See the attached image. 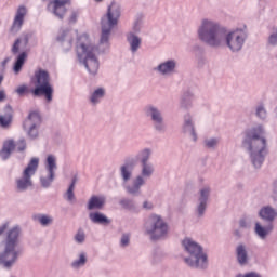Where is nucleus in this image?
I'll return each instance as SVG.
<instances>
[{
	"label": "nucleus",
	"mask_w": 277,
	"mask_h": 277,
	"mask_svg": "<svg viewBox=\"0 0 277 277\" xmlns=\"http://www.w3.org/2000/svg\"><path fill=\"white\" fill-rule=\"evenodd\" d=\"M5 110L6 114L4 116H0V126L4 129L8 128L9 124H12V106L6 105Z\"/></svg>",
	"instance_id": "nucleus-32"
},
{
	"label": "nucleus",
	"mask_w": 277,
	"mask_h": 277,
	"mask_svg": "<svg viewBox=\"0 0 277 277\" xmlns=\"http://www.w3.org/2000/svg\"><path fill=\"white\" fill-rule=\"evenodd\" d=\"M144 114L149 118L154 124V129L159 133L166 131V121L163 119V113L155 104H148L144 108Z\"/></svg>",
	"instance_id": "nucleus-11"
},
{
	"label": "nucleus",
	"mask_w": 277,
	"mask_h": 277,
	"mask_svg": "<svg viewBox=\"0 0 277 277\" xmlns=\"http://www.w3.org/2000/svg\"><path fill=\"white\" fill-rule=\"evenodd\" d=\"M74 241H76V243H84L85 242V232H83V229H79L76 235L74 236Z\"/></svg>",
	"instance_id": "nucleus-39"
},
{
	"label": "nucleus",
	"mask_w": 277,
	"mask_h": 277,
	"mask_svg": "<svg viewBox=\"0 0 277 277\" xmlns=\"http://www.w3.org/2000/svg\"><path fill=\"white\" fill-rule=\"evenodd\" d=\"M272 230H274V225L272 224L265 226L259 221L254 224V234L261 239V241H265L267 237H269Z\"/></svg>",
	"instance_id": "nucleus-21"
},
{
	"label": "nucleus",
	"mask_w": 277,
	"mask_h": 277,
	"mask_svg": "<svg viewBox=\"0 0 277 277\" xmlns=\"http://www.w3.org/2000/svg\"><path fill=\"white\" fill-rule=\"evenodd\" d=\"M15 148L16 144L14 143V141H5L3 143L2 149L0 150V158L2 159V161L10 159V155H12Z\"/></svg>",
	"instance_id": "nucleus-28"
},
{
	"label": "nucleus",
	"mask_w": 277,
	"mask_h": 277,
	"mask_svg": "<svg viewBox=\"0 0 277 277\" xmlns=\"http://www.w3.org/2000/svg\"><path fill=\"white\" fill-rule=\"evenodd\" d=\"M197 38L210 49L226 47L232 53H239L248 40V27L242 26L226 31L220 22L205 17L197 27Z\"/></svg>",
	"instance_id": "nucleus-2"
},
{
	"label": "nucleus",
	"mask_w": 277,
	"mask_h": 277,
	"mask_svg": "<svg viewBox=\"0 0 277 277\" xmlns=\"http://www.w3.org/2000/svg\"><path fill=\"white\" fill-rule=\"evenodd\" d=\"M105 196H96L93 195L90 197V199L87 202V209L88 211H94L95 209L97 211H101V209H103V207H105Z\"/></svg>",
	"instance_id": "nucleus-23"
},
{
	"label": "nucleus",
	"mask_w": 277,
	"mask_h": 277,
	"mask_svg": "<svg viewBox=\"0 0 277 277\" xmlns=\"http://www.w3.org/2000/svg\"><path fill=\"white\" fill-rule=\"evenodd\" d=\"M85 263H88V253L81 251L78 254V258L71 262L70 267L74 269H81V267H85Z\"/></svg>",
	"instance_id": "nucleus-29"
},
{
	"label": "nucleus",
	"mask_w": 277,
	"mask_h": 277,
	"mask_svg": "<svg viewBox=\"0 0 277 277\" xmlns=\"http://www.w3.org/2000/svg\"><path fill=\"white\" fill-rule=\"evenodd\" d=\"M144 230L151 241H161L168 238L170 225L161 215L151 214L144 224Z\"/></svg>",
	"instance_id": "nucleus-7"
},
{
	"label": "nucleus",
	"mask_w": 277,
	"mask_h": 277,
	"mask_svg": "<svg viewBox=\"0 0 277 277\" xmlns=\"http://www.w3.org/2000/svg\"><path fill=\"white\" fill-rule=\"evenodd\" d=\"M121 14L122 6L120 3L113 1L108 5L106 14L101 19V36L97 48L88 34H83L78 38L76 45L77 57L80 64H83L91 75L98 72V58L96 55L109 53V49L111 48L109 38H111V31L118 27V21H120Z\"/></svg>",
	"instance_id": "nucleus-1"
},
{
	"label": "nucleus",
	"mask_w": 277,
	"mask_h": 277,
	"mask_svg": "<svg viewBox=\"0 0 277 277\" xmlns=\"http://www.w3.org/2000/svg\"><path fill=\"white\" fill-rule=\"evenodd\" d=\"M265 133L263 126L253 127L245 132L242 147L249 154L252 166L261 168L265 161V148L267 142L261 135Z\"/></svg>",
	"instance_id": "nucleus-5"
},
{
	"label": "nucleus",
	"mask_w": 277,
	"mask_h": 277,
	"mask_svg": "<svg viewBox=\"0 0 277 277\" xmlns=\"http://www.w3.org/2000/svg\"><path fill=\"white\" fill-rule=\"evenodd\" d=\"M236 277H262L259 273L255 272H249L246 274H239Z\"/></svg>",
	"instance_id": "nucleus-44"
},
{
	"label": "nucleus",
	"mask_w": 277,
	"mask_h": 277,
	"mask_svg": "<svg viewBox=\"0 0 277 277\" xmlns=\"http://www.w3.org/2000/svg\"><path fill=\"white\" fill-rule=\"evenodd\" d=\"M77 176H74L72 180H71V184L69 185V187H72V189H75V185H77Z\"/></svg>",
	"instance_id": "nucleus-49"
},
{
	"label": "nucleus",
	"mask_w": 277,
	"mask_h": 277,
	"mask_svg": "<svg viewBox=\"0 0 277 277\" xmlns=\"http://www.w3.org/2000/svg\"><path fill=\"white\" fill-rule=\"evenodd\" d=\"M127 40L131 52L137 53V51H140V47H142V37L135 35V32H128Z\"/></svg>",
	"instance_id": "nucleus-26"
},
{
	"label": "nucleus",
	"mask_w": 277,
	"mask_h": 277,
	"mask_svg": "<svg viewBox=\"0 0 277 277\" xmlns=\"http://www.w3.org/2000/svg\"><path fill=\"white\" fill-rule=\"evenodd\" d=\"M40 166L39 158H31L27 167L23 170L22 175L15 179V190L17 194H25L29 189H34V176L38 172Z\"/></svg>",
	"instance_id": "nucleus-8"
},
{
	"label": "nucleus",
	"mask_w": 277,
	"mask_h": 277,
	"mask_svg": "<svg viewBox=\"0 0 277 277\" xmlns=\"http://www.w3.org/2000/svg\"><path fill=\"white\" fill-rule=\"evenodd\" d=\"M255 116L261 120H265V118H267V110L265 109V106L263 104L256 106Z\"/></svg>",
	"instance_id": "nucleus-37"
},
{
	"label": "nucleus",
	"mask_w": 277,
	"mask_h": 277,
	"mask_svg": "<svg viewBox=\"0 0 277 277\" xmlns=\"http://www.w3.org/2000/svg\"><path fill=\"white\" fill-rule=\"evenodd\" d=\"M177 62L174 58L162 61L158 66L154 68L160 77H172L176 72Z\"/></svg>",
	"instance_id": "nucleus-16"
},
{
	"label": "nucleus",
	"mask_w": 277,
	"mask_h": 277,
	"mask_svg": "<svg viewBox=\"0 0 277 277\" xmlns=\"http://www.w3.org/2000/svg\"><path fill=\"white\" fill-rule=\"evenodd\" d=\"M258 215L264 222L272 224L277 217V211L272 206H264L259 210Z\"/></svg>",
	"instance_id": "nucleus-20"
},
{
	"label": "nucleus",
	"mask_w": 277,
	"mask_h": 277,
	"mask_svg": "<svg viewBox=\"0 0 277 277\" xmlns=\"http://www.w3.org/2000/svg\"><path fill=\"white\" fill-rule=\"evenodd\" d=\"M154 207H155V206H154L153 202H150V201H144V202H143V209H145L146 211L153 210Z\"/></svg>",
	"instance_id": "nucleus-47"
},
{
	"label": "nucleus",
	"mask_w": 277,
	"mask_h": 277,
	"mask_svg": "<svg viewBox=\"0 0 277 277\" xmlns=\"http://www.w3.org/2000/svg\"><path fill=\"white\" fill-rule=\"evenodd\" d=\"M219 144H220V138L217 137L206 138L203 142L205 148H208L209 150H215Z\"/></svg>",
	"instance_id": "nucleus-35"
},
{
	"label": "nucleus",
	"mask_w": 277,
	"mask_h": 277,
	"mask_svg": "<svg viewBox=\"0 0 277 277\" xmlns=\"http://www.w3.org/2000/svg\"><path fill=\"white\" fill-rule=\"evenodd\" d=\"M79 18V12L74 11L71 12V14L69 15V23L75 24L77 23V19Z\"/></svg>",
	"instance_id": "nucleus-43"
},
{
	"label": "nucleus",
	"mask_w": 277,
	"mask_h": 277,
	"mask_svg": "<svg viewBox=\"0 0 277 277\" xmlns=\"http://www.w3.org/2000/svg\"><path fill=\"white\" fill-rule=\"evenodd\" d=\"M65 200L67 202H70V205L75 203V200H77V197H75V188L72 186H69L66 193L64 194Z\"/></svg>",
	"instance_id": "nucleus-36"
},
{
	"label": "nucleus",
	"mask_w": 277,
	"mask_h": 277,
	"mask_svg": "<svg viewBox=\"0 0 277 277\" xmlns=\"http://www.w3.org/2000/svg\"><path fill=\"white\" fill-rule=\"evenodd\" d=\"M3 233H5L4 238L0 242V267L12 269V266L18 263L23 254L21 248L22 229L18 225L10 228V223H4L0 226V235Z\"/></svg>",
	"instance_id": "nucleus-3"
},
{
	"label": "nucleus",
	"mask_w": 277,
	"mask_h": 277,
	"mask_svg": "<svg viewBox=\"0 0 277 277\" xmlns=\"http://www.w3.org/2000/svg\"><path fill=\"white\" fill-rule=\"evenodd\" d=\"M96 1V3H101L103 0H95Z\"/></svg>",
	"instance_id": "nucleus-51"
},
{
	"label": "nucleus",
	"mask_w": 277,
	"mask_h": 277,
	"mask_svg": "<svg viewBox=\"0 0 277 277\" xmlns=\"http://www.w3.org/2000/svg\"><path fill=\"white\" fill-rule=\"evenodd\" d=\"M89 220L92 224H100L101 226H109L111 224V220L101 211L90 212Z\"/></svg>",
	"instance_id": "nucleus-22"
},
{
	"label": "nucleus",
	"mask_w": 277,
	"mask_h": 277,
	"mask_svg": "<svg viewBox=\"0 0 277 277\" xmlns=\"http://www.w3.org/2000/svg\"><path fill=\"white\" fill-rule=\"evenodd\" d=\"M131 241V238L129 236V234H123L120 240V245L122 246V248H127V246H129Z\"/></svg>",
	"instance_id": "nucleus-42"
},
{
	"label": "nucleus",
	"mask_w": 277,
	"mask_h": 277,
	"mask_svg": "<svg viewBox=\"0 0 277 277\" xmlns=\"http://www.w3.org/2000/svg\"><path fill=\"white\" fill-rule=\"evenodd\" d=\"M268 47H277V27H274L267 39Z\"/></svg>",
	"instance_id": "nucleus-38"
},
{
	"label": "nucleus",
	"mask_w": 277,
	"mask_h": 277,
	"mask_svg": "<svg viewBox=\"0 0 277 277\" xmlns=\"http://www.w3.org/2000/svg\"><path fill=\"white\" fill-rule=\"evenodd\" d=\"M239 226L240 228H250V222H248L246 219H241L239 221Z\"/></svg>",
	"instance_id": "nucleus-46"
},
{
	"label": "nucleus",
	"mask_w": 277,
	"mask_h": 277,
	"mask_svg": "<svg viewBox=\"0 0 277 277\" xmlns=\"http://www.w3.org/2000/svg\"><path fill=\"white\" fill-rule=\"evenodd\" d=\"M209 198H211V186H202L198 192L196 203V215L202 217L207 211V205H209Z\"/></svg>",
	"instance_id": "nucleus-13"
},
{
	"label": "nucleus",
	"mask_w": 277,
	"mask_h": 277,
	"mask_svg": "<svg viewBox=\"0 0 277 277\" xmlns=\"http://www.w3.org/2000/svg\"><path fill=\"white\" fill-rule=\"evenodd\" d=\"M25 62H27V52H22L17 55L15 64L13 66L14 75H18V72L23 70V66H25Z\"/></svg>",
	"instance_id": "nucleus-30"
},
{
	"label": "nucleus",
	"mask_w": 277,
	"mask_h": 277,
	"mask_svg": "<svg viewBox=\"0 0 277 277\" xmlns=\"http://www.w3.org/2000/svg\"><path fill=\"white\" fill-rule=\"evenodd\" d=\"M41 122L40 114L36 111L30 113L28 118L24 121V130L30 140L38 137V129H40Z\"/></svg>",
	"instance_id": "nucleus-12"
},
{
	"label": "nucleus",
	"mask_w": 277,
	"mask_h": 277,
	"mask_svg": "<svg viewBox=\"0 0 277 277\" xmlns=\"http://www.w3.org/2000/svg\"><path fill=\"white\" fill-rule=\"evenodd\" d=\"M77 38L76 30L62 29L55 37V41L60 44L63 51L68 52L72 49V42Z\"/></svg>",
	"instance_id": "nucleus-14"
},
{
	"label": "nucleus",
	"mask_w": 277,
	"mask_h": 277,
	"mask_svg": "<svg viewBox=\"0 0 277 277\" xmlns=\"http://www.w3.org/2000/svg\"><path fill=\"white\" fill-rule=\"evenodd\" d=\"M194 107V93L187 91L180 98V109L189 111Z\"/></svg>",
	"instance_id": "nucleus-27"
},
{
	"label": "nucleus",
	"mask_w": 277,
	"mask_h": 277,
	"mask_svg": "<svg viewBox=\"0 0 277 277\" xmlns=\"http://www.w3.org/2000/svg\"><path fill=\"white\" fill-rule=\"evenodd\" d=\"M15 146L18 153H23L27 149V142L25 141V138H21L19 141H17Z\"/></svg>",
	"instance_id": "nucleus-41"
},
{
	"label": "nucleus",
	"mask_w": 277,
	"mask_h": 277,
	"mask_svg": "<svg viewBox=\"0 0 277 277\" xmlns=\"http://www.w3.org/2000/svg\"><path fill=\"white\" fill-rule=\"evenodd\" d=\"M134 159V161L137 163H140V166L142 164H146V163H151L150 162V159H153V148L150 147H144L143 149H141L135 158H132Z\"/></svg>",
	"instance_id": "nucleus-24"
},
{
	"label": "nucleus",
	"mask_w": 277,
	"mask_h": 277,
	"mask_svg": "<svg viewBox=\"0 0 277 277\" xmlns=\"http://www.w3.org/2000/svg\"><path fill=\"white\" fill-rule=\"evenodd\" d=\"M34 220L41 226H51V224H53V216L50 214H36Z\"/></svg>",
	"instance_id": "nucleus-33"
},
{
	"label": "nucleus",
	"mask_w": 277,
	"mask_h": 277,
	"mask_svg": "<svg viewBox=\"0 0 277 277\" xmlns=\"http://www.w3.org/2000/svg\"><path fill=\"white\" fill-rule=\"evenodd\" d=\"M184 250V263L193 269H207L209 256L205 253L202 246L192 238L182 240Z\"/></svg>",
	"instance_id": "nucleus-6"
},
{
	"label": "nucleus",
	"mask_w": 277,
	"mask_h": 277,
	"mask_svg": "<svg viewBox=\"0 0 277 277\" xmlns=\"http://www.w3.org/2000/svg\"><path fill=\"white\" fill-rule=\"evenodd\" d=\"M48 1H49L47 5L48 12H50V14H53V16L62 21L66 16V12H68V9H66V5H68V2L70 0H48Z\"/></svg>",
	"instance_id": "nucleus-15"
},
{
	"label": "nucleus",
	"mask_w": 277,
	"mask_h": 277,
	"mask_svg": "<svg viewBox=\"0 0 277 277\" xmlns=\"http://www.w3.org/2000/svg\"><path fill=\"white\" fill-rule=\"evenodd\" d=\"M135 159L126 161L120 167V176L123 181V188L129 196H142V187L146 185V181L155 176V164L153 162L140 164V174L133 179V168H135ZM132 180L131 183L130 180Z\"/></svg>",
	"instance_id": "nucleus-4"
},
{
	"label": "nucleus",
	"mask_w": 277,
	"mask_h": 277,
	"mask_svg": "<svg viewBox=\"0 0 277 277\" xmlns=\"http://www.w3.org/2000/svg\"><path fill=\"white\" fill-rule=\"evenodd\" d=\"M182 133L189 135L193 142H198V133H196V123L194 122V116L190 113H186L183 117Z\"/></svg>",
	"instance_id": "nucleus-17"
},
{
	"label": "nucleus",
	"mask_w": 277,
	"mask_h": 277,
	"mask_svg": "<svg viewBox=\"0 0 277 277\" xmlns=\"http://www.w3.org/2000/svg\"><path fill=\"white\" fill-rule=\"evenodd\" d=\"M11 57H6L2 61V68H5V66L9 64V62L11 61Z\"/></svg>",
	"instance_id": "nucleus-50"
},
{
	"label": "nucleus",
	"mask_w": 277,
	"mask_h": 277,
	"mask_svg": "<svg viewBox=\"0 0 277 277\" xmlns=\"http://www.w3.org/2000/svg\"><path fill=\"white\" fill-rule=\"evenodd\" d=\"M36 88L31 91L34 96H45L48 103L53 101V85H51V78L49 72L40 69L35 74Z\"/></svg>",
	"instance_id": "nucleus-9"
},
{
	"label": "nucleus",
	"mask_w": 277,
	"mask_h": 277,
	"mask_svg": "<svg viewBox=\"0 0 277 277\" xmlns=\"http://www.w3.org/2000/svg\"><path fill=\"white\" fill-rule=\"evenodd\" d=\"M28 88L27 85H19L15 92L16 94H18L19 96H23V94H25V92H27Z\"/></svg>",
	"instance_id": "nucleus-45"
},
{
	"label": "nucleus",
	"mask_w": 277,
	"mask_h": 277,
	"mask_svg": "<svg viewBox=\"0 0 277 277\" xmlns=\"http://www.w3.org/2000/svg\"><path fill=\"white\" fill-rule=\"evenodd\" d=\"M246 243H239L236 247V261L241 267H246L250 263V253H248Z\"/></svg>",
	"instance_id": "nucleus-19"
},
{
	"label": "nucleus",
	"mask_w": 277,
	"mask_h": 277,
	"mask_svg": "<svg viewBox=\"0 0 277 277\" xmlns=\"http://www.w3.org/2000/svg\"><path fill=\"white\" fill-rule=\"evenodd\" d=\"M142 19L141 18H137L134 23H133V26H132V34H140L142 31Z\"/></svg>",
	"instance_id": "nucleus-40"
},
{
	"label": "nucleus",
	"mask_w": 277,
	"mask_h": 277,
	"mask_svg": "<svg viewBox=\"0 0 277 277\" xmlns=\"http://www.w3.org/2000/svg\"><path fill=\"white\" fill-rule=\"evenodd\" d=\"M29 44V34H23L17 38L12 47V54L16 55L19 51H25Z\"/></svg>",
	"instance_id": "nucleus-25"
},
{
	"label": "nucleus",
	"mask_w": 277,
	"mask_h": 277,
	"mask_svg": "<svg viewBox=\"0 0 277 277\" xmlns=\"http://www.w3.org/2000/svg\"><path fill=\"white\" fill-rule=\"evenodd\" d=\"M273 197H274V198H277V194H275Z\"/></svg>",
	"instance_id": "nucleus-52"
},
{
	"label": "nucleus",
	"mask_w": 277,
	"mask_h": 277,
	"mask_svg": "<svg viewBox=\"0 0 277 277\" xmlns=\"http://www.w3.org/2000/svg\"><path fill=\"white\" fill-rule=\"evenodd\" d=\"M104 97H105V89L97 88L91 93L90 103H92V105H98V103H101V100H103Z\"/></svg>",
	"instance_id": "nucleus-31"
},
{
	"label": "nucleus",
	"mask_w": 277,
	"mask_h": 277,
	"mask_svg": "<svg viewBox=\"0 0 277 277\" xmlns=\"http://www.w3.org/2000/svg\"><path fill=\"white\" fill-rule=\"evenodd\" d=\"M119 205L122 207V209H127V211H135V209H137L135 200L129 198L121 199Z\"/></svg>",
	"instance_id": "nucleus-34"
},
{
	"label": "nucleus",
	"mask_w": 277,
	"mask_h": 277,
	"mask_svg": "<svg viewBox=\"0 0 277 277\" xmlns=\"http://www.w3.org/2000/svg\"><path fill=\"white\" fill-rule=\"evenodd\" d=\"M55 172H57V157L48 155L44 161V172L40 176V185L43 189H49L53 185Z\"/></svg>",
	"instance_id": "nucleus-10"
},
{
	"label": "nucleus",
	"mask_w": 277,
	"mask_h": 277,
	"mask_svg": "<svg viewBox=\"0 0 277 277\" xmlns=\"http://www.w3.org/2000/svg\"><path fill=\"white\" fill-rule=\"evenodd\" d=\"M8 98V95L5 94V90L0 91V103H3Z\"/></svg>",
	"instance_id": "nucleus-48"
},
{
	"label": "nucleus",
	"mask_w": 277,
	"mask_h": 277,
	"mask_svg": "<svg viewBox=\"0 0 277 277\" xmlns=\"http://www.w3.org/2000/svg\"><path fill=\"white\" fill-rule=\"evenodd\" d=\"M28 9L25 5H19L16 10L13 24L11 26V34H18V30L22 29L23 23H25V16H27Z\"/></svg>",
	"instance_id": "nucleus-18"
}]
</instances>
